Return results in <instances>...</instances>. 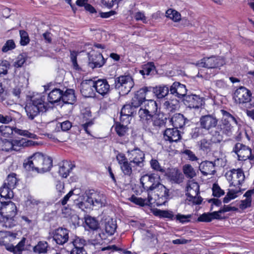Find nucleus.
Listing matches in <instances>:
<instances>
[{
    "mask_svg": "<svg viewBox=\"0 0 254 254\" xmlns=\"http://www.w3.org/2000/svg\"><path fill=\"white\" fill-rule=\"evenodd\" d=\"M115 88L122 95L128 94L134 86V81L129 75H121L115 79Z\"/></svg>",
    "mask_w": 254,
    "mask_h": 254,
    "instance_id": "obj_5",
    "label": "nucleus"
},
{
    "mask_svg": "<svg viewBox=\"0 0 254 254\" xmlns=\"http://www.w3.org/2000/svg\"><path fill=\"white\" fill-rule=\"evenodd\" d=\"M183 172L186 176L190 179L193 178L196 175L194 170L190 164H186L184 166Z\"/></svg>",
    "mask_w": 254,
    "mask_h": 254,
    "instance_id": "obj_52",
    "label": "nucleus"
},
{
    "mask_svg": "<svg viewBox=\"0 0 254 254\" xmlns=\"http://www.w3.org/2000/svg\"><path fill=\"white\" fill-rule=\"evenodd\" d=\"M151 90V88L143 87L140 89L132 98L131 104L124 106L121 111L120 119L125 124L129 123V118L136 112L135 109L138 108L143 99L146 97V94Z\"/></svg>",
    "mask_w": 254,
    "mask_h": 254,
    "instance_id": "obj_2",
    "label": "nucleus"
},
{
    "mask_svg": "<svg viewBox=\"0 0 254 254\" xmlns=\"http://www.w3.org/2000/svg\"><path fill=\"white\" fill-rule=\"evenodd\" d=\"M16 233H11L9 231H0V244H5L8 241L13 240L16 237Z\"/></svg>",
    "mask_w": 254,
    "mask_h": 254,
    "instance_id": "obj_39",
    "label": "nucleus"
},
{
    "mask_svg": "<svg viewBox=\"0 0 254 254\" xmlns=\"http://www.w3.org/2000/svg\"><path fill=\"white\" fill-rule=\"evenodd\" d=\"M83 119L86 121V123L83 124L82 127L84 130L88 134H90V127L93 125L92 120H90L89 118L91 117V113L89 111H86L82 114Z\"/></svg>",
    "mask_w": 254,
    "mask_h": 254,
    "instance_id": "obj_34",
    "label": "nucleus"
},
{
    "mask_svg": "<svg viewBox=\"0 0 254 254\" xmlns=\"http://www.w3.org/2000/svg\"><path fill=\"white\" fill-rule=\"evenodd\" d=\"M183 101L187 107L193 109L200 108L204 103L203 98L195 94L185 96Z\"/></svg>",
    "mask_w": 254,
    "mask_h": 254,
    "instance_id": "obj_13",
    "label": "nucleus"
},
{
    "mask_svg": "<svg viewBox=\"0 0 254 254\" xmlns=\"http://www.w3.org/2000/svg\"><path fill=\"white\" fill-rule=\"evenodd\" d=\"M86 191L87 195H88L89 199L93 202V206L100 207L105 205L106 203V196L103 193L93 190Z\"/></svg>",
    "mask_w": 254,
    "mask_h": 254,
    "instance_id": "obj_16",
    "label": "nucleus"
},
{
    "mask_svg": "<svg viewBox=\"0 0 254 254\" xmlns=\"http://www.w3.org/2000/svg\"><path fill=\"white\" fill-rule=\"evenodd\" d=\"M25 238H23L15 246H14L13 254H21L24 249Z\"/></svg>",
    "mask_w": 254,
    "mask_h": 254,
    "instance_id": "obj_55",
    "label": "nucleus"
},
{
    "mask_svg": "<svg viewBox=\"0 0 254 254\" xmlns=\"http://www.w3.org/2000/svg\"><path fill=\"white\" fill-rule=\"evenodd\" d=\"M160 176L155 173L144 175L140 179L142 188L148 191V193L154 190H165V186L160 183Z\"/></svg>",
    "mask_w": 254,
    "mask_h": 254,
    "instance_id": "obj_4",
    "label": "nucleus"
},
{
    "mask_svg": "<svg viewBox=\"0 0 254 254\" xmlns=\"http://www.w3.org/2000/svg\"><path fill=\"white\" fill-rule=\"evenodd\" d=\"M164 137L166 140L172 142H178L181 138L180 131L175 128H167L164 133Z\"/></svg>",
    "mask_w": 254,
    "mask_h": 254,
    "instance_id": "obj_24",
    "label": "nucleus"
},
{
    "mask_svg": "<svg viewBox=\"0 0 254 254\" xmlns=\"http://www.w3.org/2000/svg\"><path fill=\"white\" fill-rule=\"evenodd\" d=\"M77 53L75 51H71L70 57L72 63L73 68L76 71L80 72L82 70L81 68L79 66L77 63L76 57Z\"/></svg>",
    "mask_w": 254,
    "mask_h": 254,
    "instance_id": "obj_53",
    "label": "nucleus"
},
{
    "mask_svg": "<svg viewBox=\"0 0 254 254\" xmlns=\"http://www.w3.org/2000/svg\"><path fill=\"white\" fill-rule=\"evenodd\" d=\"M199 193V186L194 180H189L186 187V195L188 199L195 204H199L202 201V198L198 195Z\"/></svg>",
    "mask_w": 254,
    "mask_h": 254,
    "instance_id": "obj_6",
    "label": "nucleus"
},
{
    "mask_svg": "<svg viewBox=\"0 0 254 254\" xmlns=\"http://www.w3.org/2000/svg\"><path fill=\"white\" fill-rule=\"evenodd\" d=\"M48 244L45 241H40L34 247L33 252L35 254H45L47 252Z\"/></svg>",
    "mask_w": 254,
    "mask_h": 254,
    "instance_id": "obj_43",
    "label": "nucleus"
},
{
    "mask_svg": "<svg viewBox=\"0 0 254 254\" xmlns=\"http://www.w3.org/2000/svg\"><path fill=\"white\" fill-rule=\"evenodd\" d=\"M89 66L92 68L100 67L105 63L104 58L100 53L89 55Z\"/></svg>",
    "mask_w": 254,
    "mask_h": 254,
    "instance_id": "obj_23",
    "label": "nucleus"
},
{
    "mask_svg": "<svg viewBox=\"0 0 254 254\" xmlns=\"http://www.w3.org/2000/svg\"><path fill=\"white\" fill-rule=\"evenodd\" d=\"M16 212V206L13 202L0 199V225L6 228L14 226L15 225L14 217Z\"/></svg>",
    "mask_w": 254,
    "mask_h": 254,
    "instance_id": "obj_3",
    "label": "nucleus"
},
{
    "mask_svg": "<svg viewBox=\"0 0 254 254\" xmlns=\"http://www.w3.org/2000/svg\"><path fill=\"white\" fill-rule=\"evenodd\" d=\"M43 155L40 152L34 153L32 156L29 157L27 161H25L23 166L26 170L29 171H35L37 173H39Z\"/></svg>",
    "mask_w": 254,
    "mask_h": 254,
    "instance_id": "obj_9",
    "label": "nucleus"
},
{
    "mask_svg": "<svg viewBox=\"0 0 254 254\" xmlns=\"http://www.w3.org/2000/svg\"><path fill=\"white\" fill-rule=\"evenodd\" d=\"M74 204L77 208L83 211L90 209L93 206V202L87 195V191L85 192L84 195H79L77 198H74Z\"/></svg>",
    "mask_w": 254,
    "mask_h": 254,
    "instance_id": "obj_18",
    "label": "nucleus"
},
{
    "mask_svg": "<svg viewBox=\"0 0 254 254\" xmlns=\"http://www.w3.org/2000/svg\"><path fill=\"white\" fill-rule=\"evenodd\" d=\"M15 48V45L12 40H7L2 48L3 52H7L9 50L14 49Z\"/></svg>",
    "mask_w": 254,
    "mask_h": 254,
    "instance_id": "obj_61",
    "label": "nucleus"
},
{
    "mask_svg": "<svg viewBox=\"0 0 254 254\" xmlns=\"http://www.w3.org/2000/svg\"><path fill=\"white\" fill-rule=\"evenodd\" d=\"M62 211L64 217H69L70 221L74 226L79 225V218L78 216L72 212L70 209L65 208L62 210Z\"/></svg>",
    "mask_w": 254,
    "mask_h": 254,
    "instance_id": "obj_33",
    "label": "nucleus"
},
{
    "mask_svg": "<svg viewBox=\"0 0 254 254\" xmlns=\"http://www.w3.org/2000/svg\"><path fill=\"white\" fill-rule=\"evenodd\" d=\"M105 230L109 236L114 234L117 227L116 221L113 219L108 217L105 219Z\"/></svg>",
    "mask_w": 254,
    "mask_h": 254,
    "instance_id": "obj_30",
    "label": "nucleus"
},
{
    "mask_svg": "<svg viewBox=\"0 0 254 254\" xmlns=\"http://www.w3.org/2000/svg\"><path fill=\"white\" fill-rule=\"evenodd\" d=\"M70 245L73 247L72 249L85 250L84 247L86 244V241L83 238L77 236L71 238Z\"/></svg>",
    "mask_w": 254,
    "mask_h": 254,
    "instance_id": "obj_42",
    "label": "nucleus"
},
{
    "mask_svg": "<svg viewBox=\"0 0 254 254\" xmlns=\"http://www.w3.org/2000/svg\"><path fill=\"white\" fill-rule=\"evenodd\" d=\"M42 162L41 163L40 168V172L41 173H45L50 171L52 166L53 160L50 157L47 155H43Z\"/></svg>",
    "mask_w": 254,
    "mask_h": 254,
    "instance_id": "obj_37",
    "label": "nucleus"
},
{
    "mask_svg": "<svg viewBox=\"0 0 254 254\" xmlns=\"http://www.w3.org/2000/svg\"><path fill=\"white\" fill-rule=\"evenodd\" d=\"M76 100L74 91L71 89H67L63 93L62 102L64 103L73 104Z\"/></svg>",
    "mask_w": 254,
    "mask_h": 254,
    "instance_id": "obj_35",
    "label": "nucleus"
},
{
    "mask_svg": "<svg viewBox=\"0 0 254 254\" xmlns=\"http://www.w3.org/2000/svg\"><path fill=\"white\" fill-rule=\"evenodd\" d=\"M2 149L5 151H9L10 150H13V146L12 145V140L5 139L3 141L2 145Z\"/></svg>",
    "mask_w": 254,
    "mask_h": 254,
    "instance_id": "obj_64",
    "label": "nucleus"
},
{
    "mask_svg": "<svg viewBox=\"0 0 254 254\" xmlns=\"http://www.w3.org/2000/svg\"><path fill=\"white\" fill-rule=\"evenodd\" d=\"M80 92L85 97H93L95 95L94 80H85L80 85Z\"/></svg>",
    "mask_w": 254,
    "mask_h": 254,
    "instance_id": "obj_17",
    "label": "nucleus"
},
{
    "mask_svg": "<svg viewBox=\"0 0 254 254\" xmlns=\"http://www.w3.org/2000/svg\"><path fill=\"white\" fill-rule=\"evenodd\" d=\"M199 170L201 173L204 176L208 175H213L214 174V165L211 161H204L199 164Z\"/></svg>",
    "mask_w": 254,
    "mask_h": 254,
    "instance_id": "obj_27",
    "label": "nucleus"
},
{
    "mask_svg": "<svg viewBox=\"0 0 254 254\" xmlns=\"http://www.w3.org/2000/svg\"><path fill=\"white\" fill-rule=\"evenodd\" d=\"M187 119L181 114H176L171 118L170 122L174 128H182L186 124Z\"/></svg>",
    "mask_w": 254,
    "mask_h": 254,
    "instance_id": "obj_29",
    "label": "nucleus"
},
{
    "mask_svg": "<svg viewBox=\"0 0 254 254\" xmlns=\"http://www.w3.org/2000/svg\"><path fill=\"white\" fill-rule=\"evenodd\" d=\"M150 164L151 168L154 170L161 173L165 172L164 169L160 166L158 160L152 159L150 161Z\"/></svg>",
    "mask_w": 254,
    "mask_h": 254,
    "instance_id": "obj_58",
    "label": "nucleus"
},
{
    "mask_svg": "<svg viewBox=\"0 0 254 254\" xmlns=\"http://www.w3.org/2000/svg\"><path fill=\"white\" fill-rule=\"evenodd\" d=\"M129 200L132 202L139 205L140 206H143L144 205H150V201L149 198V193H148V198L143 199L141 197H138L134 195H132L130 198Z\"/></svg>",
    "mask_w": 254,
    "mask_h": 254,
    "instance_id": "obj_46",
    "label": "nucleus"
},
{
    "mask_svg": "<svg viewBox=\"0 0 254 254\" xmlns=\"http://www.w3.org/2000/svg\"><path fill=\"white\" fill-rule=\"evenodd\" d=\"M140 107V109L138 111V115L140 121L141 122L145 128H152V127H150L151 123L152 121V118L154 115L148 112L146 109H144L141 106Z\"/></svg>",
    "mask_w": 254,
    "mask_h": 254,
    "instance_id": "obj_19",
    "label": "nucleus"
},
{
    "mask_svg": "<svg viewBox=\"0 0 254 254\" xmlns=\"http://www.w3.org/2000/svg\"><path fill=\"white\" fill-rule=\"evenodd\" d=\"M222 212V207H220L218 211H214L211 213H204L198 217L197 221L209 222L215 219H220V213Z\"/></svg>",
    "mask_w": 254,
    "mask_h": 254,
    "instance_id": "obj_26",
    "label": "nucleus"
},
{
    "mask_svg": "<svg viewBox=\"0 0 254 254\" xmlns=\"http://www.w3.org/2000/svg\"><path fill=\"white\" fill-rule=\"evenodd\" d=\"M13 131L15 132V133L24 136H27L28 137L31 138H36V135L29 132L27 130H23L17 128H13Z\"/></svg>",
    "mask_w": 254,
    "mask_h": 254,
    "instance_id": "obj_54",
    "label": "nucleus"
},
{
    "mask_svg": "<svg viewBox=\"0 0 254 254\" xmlns=\"http://www.w3.org/2000/svg\"><path fill=\"white\" fill-rule=\"evenodd\" d=\"M9 67L10 64L8 61L4 60L0 62V76L6 74Z\"/></svg>",
    "mask_w": 254,
    "mask_h": 254,
    "instance_id": "obj_57",
    "label": "nucleus"
},
{
    "mask_svg": "<svg viewBox=\"0 0 254 254\" xmlns=\"http://www.w3.org/2000/svg\"><path fill=\"white\" fill-rule=\"evenodd\" d=\"M251 96V91L245 87L241 86L235 90L233 98L236 103L240 104L249 102Z\"/></svg>",
    "mask_w": 254,
    "mask_h": 254,
    "instance_id": "obj_12",
    "label": "nucleus"
},
{
    "mask_svg": "<svg viewBox=\"0 0 254 254\" xmlns=\"http://www.w3.org/2000/svg\"><path fill=\"white\" fill-rule=\"evenodd\" d=\"M127 155L130 162L133 164V169L139 171L144 166L145 154L138 148L128 150Z\"/></svg>",
    "mask_w": 254,
    "mask_h": 254,
    "instance_id": "obj_7",
    "label": "nucleus"
},
{
    "mask_svg": "<svg viewBox=\"0 0 254 254\" xmlns=\"http://www.w3.org/2000/svg\"><path fill=\"white\" fill-rule=\"evenodd\" d=\"M241 193L242 192L240 188H235V189H228V191L227 192L226 195L223 198V202L228 203L231 200L235 199L241 194Z\"/></svg>",
    "mask_w": 254,
    "mask_h": 254,
    "instance_id": "obj_36",
    "label": "nucleus"
},
{
    "mask_svg": "<svg viewBox=\"0 0 254 254\" xmlns=\"http://www.w3.org/2000/svg\"><path fill=\"white\" fill-rule=\"evenodd\" d=\"M146 98V97L145 98ZM140 106L142 107L152 114L155 115L157 111V105L155 101L152 99L146 100L144 99L142 101Z\"/></svg>",
    "mask_w": 254,
    "mask_h": 254,
    "instance_id": "obj_31",
    "label": "nucleus"
},
{
    "mask_svg": "<svg viewBox=\"0 0 254 254\" xmlns=\"http://www.w3.org/2000/svg\"><path fill=\"white\" fill-rule=\"evenodd\" d=\"M223 119L225 120V121L226 122L227 120V122L230 123V125L228 126L227 124H226L225 126L227 127L228 128V129H226L227 130H228V134H229V131H231V128L230 127L232 124H236V121L235 119V118L231 115L229 112L224 111H223Z\"/></svg>",
    "mask_w": 254,
    "mask_h": 254,
    "instance_id": "obj_48",
    "label": "nucleus"
},
{
    "mask_svg": "<svg viewBox=\"0 0 254 254\" xmlns=\"http://www.w3.org/2000/svg\"><path fill=\"white\" fill-rule=\"evenodd\" d=\"M155 69V66L152 63H148L144 65L141 70H139V73L144 77L145 75H149L151 74L152 71Z\"/></svg>",
    "mask_w": 254,
    "mask_h": 254,
    "instance_id": "obj_49",
    "label": "nucleus"
},
{
    "mask_svg": "<svg viewBox=\"0 0 254 254\" xmlns=\"http://www.w3.org/2000/svg\"><path fill=\"white\" fill-rule=\"evenodd\" d=\"M63 92L60 89L55 88L49 94L48 102L45 101L46 96L42 94H34L27 101L25 110L28 118L33 120L40 113L46 112L50 107V104H53L62 101Z\"/></svg>",
    "mask_w": 254,
    "mask_h": 254,
    "instance_id": "obj_1",
    "label": "nucleus"
},
{
    "mask_svg": "<svg viewBox=\"0 0 254 254\" xmlns=\"http://www.w3.org/2000/svg\"><path fill=\"white\" fill-rule=\"evenodd\" d=\"M8 98V94L6 91H4L2 84L0 83V100L2 102L4 105H11L14 103V102L12 100L7 101L6 100Z\"/></svg>",
    "mask_w": 254,
    "mask_h": 254,
    "instance_id": "obj_47",
    "label": "nucleus"
},
{
    "mask_svg": "<svg viewBox=\"0 0 254 254\" xmlns=\"http://www.w3.org/2000/svg\"><path fill=\"white\" fill-rule=\"evenodd\" d=\"M0 196L1 200L9 199L13 196V192L12 189L6 186V183H4L0 189Z\"/></svg>",
    "mask_w": 254,
    "mask_h": 254,
    "instance_id": "obj_41",
    "label": "nucleus"
},
{
    "mask_svg": "<svg viewBox=\"0 0 254 254\" xmlns=\"http://www.w3.org/2000/svg\"><path fill=\"white\" fill-rule=\"evenodd\" d=\"M233 150L237 155L239 160H246L248 159H252L254 158L252 156L251 148L240 143L236 144Z\"/></svg>",
    "mask_w": 254,
    "mask_h": 254,
    "instance_id": "obj_14",
    "label": "nucleus"
},
{
    "mask_svg": "<svg viewBox=\"0 0 254 254\" xmlns=\"http://www.w3.org/2000/svg\"><path fill=\"white\" fill-rule=\"evenodd\" d=\"M53 240L58 245H63L69 240V230L66 228L60 227L53 233Z\"/></svg>",
    "mask_w": 254,
    "mask_h": 254,
    "instance_id": "obj_15",
    "label": "nucleus"
},
{
    "mask_svg": "<svg viewBox=\"0 0 254 254\" xmlns=\"http://www.w3.org/2000/svg\"><path fill=\"white\" fill-rule=\"evenodd\" d=\"M163 124V121L159 118H152V121L151 123V126L152 128H145L146 130H152L154 129H157L159 127Z\"/></svg>",
    "mask_w": 254,
    "mask_h": 254,
    "instance_id": "obj_59",
    "label": "nucleus"
},
{
    "mask_svg": "<svg viewBox=\"0 0 254 254\" xmlns=\"http://www.w3.org/2000/svg\"><path fill=\"white\" fill-rule=\"evenodd\" d=\"M166 16L175 22H179L181 20V14L176 10L172 8L168 9L166 11Z\"/></svg>",
    "mask_w": 254,
    "mask_h": 254,
    "instance_id": "obj_44",
    "label": "nucleus"
},
{
    "mask_svg": "<svg viewBox=\"0 0 254 254\" xmlns=\"http://www.w3.org/2000/svg\"><path fill=\"white\" fill-rule=\"evenodd\" d=\"M115 129L117 134L121 136L124 135L127 130V125L121 124H117Z\"/></svg>",
    "mask_w": 254,
    "mask_h": 254,
    "instance_id": "obj_63",
    "label": "nucleus"
},
{
    "mask_svg": "<svg viewBox=\"0 0 254 254\" xmlns=\"http://www.w3.org/2000/svg\"><path fill=\"white\" fill-rule=\"evenodd\" d=\"M13 132V128L7 126H0V133L4 137H10Z\"/></svg>",
    "mask_w": 254,
    "mask_h": 254,
    "instance_id": "obj_51",
    "label": "nucleus"
},
{
    "mask_svg": "<svg viewBox=\"0 0 254 254\" xmlns=\"http://www.w3.org/2000/svg\"><path fill=\"white\" fill-rule=\"evenodd\" d=\"M225 177L229 183L230 187L240 188L245 179V175L241 169H233L226 173Z\"/></svg>",
    "mask_w": 254,
    "mask_h": 254,
    "instance_id": "obj_8",
    "label": "nucleus"
},
{
    "mask_svg": "<svg viewBox=\"0 0 254 254\" xmlns=\"http://www.w3.org/2000/svg\"><path fill=\"white\" fill-rule=\"evenodd\" d=\"M147 88H151V90L148 92L146 94L147 95L151 93L152 94L155 93L156 95L158 98H162L168 95L170 90L169 87L167 86H160L156 87L155 88L152 87H147Z\"/></svg>",
    "mask_w": 254,
    "mask_h": 254,
    "instance_id": "obj_32",
    "label": "nucleus"
},
{
    "mask_svg": "<svg viewBox=\"0 0 254 254\" xmlns=\"http://www.w3.org/2000/svg\"><path fill=\"white\" fill-rule=\"evenodd\" d=\"M33 144L32 141L27 140L25 138L21 139L12 140V145L13 146V150L18 151L21 147L31 146Z\"/></svg>",
    "mask_w": 254,
    "mask_h": 254,
    "instance_id": "obj_38",
    "label": "nucleus"
},
{
    "mask_svg": "<svg viewBox=\"0 0 254 254\" xmlns=\"http://www.w3.org/2000/svg\"><path fill=\"white\" fill-rule=\"evenodd\" d=\"M170 92L175 97L182 98L186 96L187 89L185 85L175 82L170 86Z\"/></svg>",
    "mask_w": 254,
    "mask_h": 254,
    "instance_id": "obj_22",
    "label": "nucleus"
},
{
    "mask_svg": "<svg viewBox=\"0 0 254 254\" xmlns=\"http://www.w3.org/2000/svg\"><path fill=\"white\" fill-rule=\"evenodd\" d=\"M220 61V59L214 56L204 58L200 61H199L196 65L198 67L214 68L218 66Z\"/></svg>",
    "mask_w": 254,
    "mask_h": 254,
    "instance_id": "obj_20",
    "label": "nucleus"
},
{
    "mask_svg": "<svg viewBox=\"0 0 254 254\" xmlns=\"http://www.w3.org/2000/svg\"><path fill=\"white\" fill-rule=\"evenodd\" d=\"M4 183H6V186L11 189H13L17 183V179L15 174L9 175Z\"/></svg>",
    "mask_w": 254,
    "mask_h": 254,
    "instance_id": "obj_50",
    "label": "nucleus"
},
{
    "mask_svg": "<svg viewBox=\"0 0 254 254\" xmlns=\"http://www.w3.org/2000/svg\"><path fill=\"white\" fill-rule=\"evenodd\" d=\"M95 91L102 96H105L109 93L110 86L105 79H99L94 80Z\"/></svg>",
    "mask_w": 254,
    "mask_h": 254,
    "instance_id": "obj_21",
    "label": "nucleus"
},
{
    "mask_svg": "<svg viewBox=\"0 0 254 254\" xmlns=\"http://www.w3.org/2000/svg\"><path fill=\"white\" fill-rule=\"evenodd\" d=\"M71 169L70 167V164L67 162H64L63 163L62 166H60L59 169V174L63 178H66L69 173Z\"/></svg>",
    "mask_w": 254,
    "mask_h": 254,
    "instance_id": "obj_45",
    "label": "nucleus"
},
{
    "mask_svg": "<svg viewBox=\"0 0 254 254\" xmlns=\"http://www.w3.org/2000/svg\"><path fill=\"white\" fill-rule=\"evenodd\" d=\"M14 82L18 86L26 88L29 84V74L26 72L20 73L14 77Z\"/></svg>",
    "mask_w": 254,
    "mask_h": 254,
    "instance_id": "obj_28",
    "label": "nucleus"
},
{
    "mask_svg": "<svg viewBox=\"0 0 254 254\" xmlns=\"http://www.w3.org/2000/svg\"><path fill=\"white\" fill-rule=\"evenodd\" d=\"M87 227L92 230H97L99 228V223L95 218L87 216L85 217V228Z\"/></svg>",
    "mask_w": 254,
    "mask_h": 254,
    "instance_id": "obj_40",
    "label": "nucleus"
},
{
    "mask_svg": "<svg viewBox=\"0 0 254 254\" xmlns=\"http://www.w3.org/2000/svg\"><path fill=\"white\" fill-rule=\"evenodd\" d=\"M19 34L20 36V44L22 46L27 45L30 41L28 33L24 30H20Z\"/></svg>",
    "mask_w": 254,
    "mask_h": 254,
    "instance_id": "obj_60",
    "label": "nucleus"
},
{
    "mask_svg": "<svg viewBox=\"0 0 254 254\" xmlns=\"http://www.w3.org/2000/svg\"><path fill=\"white\" fill-rule=\"evenodd\" d=\"M133 17L136 21H141L144 23H147V18L143 11H137L133 14Z\"/></svg>",
    "mask_w": 254,
    "mask_h": 254,
    "instance_id": "obj_62",
    "label": "nucleus"
},
{
    "mask_svg": "<svg viewBox=\"0 0 254 254\" xmlns=\"http://www.w3.org/2000/svg\"><path fill=\"white\" fill-rule=\"evenodd\" d=\"M116 159L122 172L125 175L130 176L133 169V164L128 161L126 155L123 153L118 152L116 155Z\"/></svg>",
    "mask_w": 254,
    "mask_h": 254,
    "instance_id": "obj_11",
    "label": "nucleus"
},
{
    "mask_svg": "<svg viewBox=\"0 0 254 254\" xmlns=\"http://www.w3.org/2000/svg\"><path fill=\"white\" fill-rule=\"evenodd\" d=\"M217 120L211 115L202 116L200 119V123L201 128L208 130L216 126Z\"/></svg>",
    "mask_w": 254,
    "mask_h": 254,
    "instance_id": "obj_25",
    "label": "nucleus"
},
{
    "mask_svg": "<svg viewBox=\"0 0 254 254\" xmlns=\"http://www.w3.org/2000/svg\"><path fill=\"white\" fill-rule=\"evenodd\" d=\"M165 190H160L159 191H156L154 194L149 192L150 205L160 206L165 204L169 196V190L165 187Z\"/></svg>",
    "mask_w": 254,
    "mask_h": 254,
    "instance_id": "obj_10",
    "label": "nucleus"
},
{
    "mask_svg": "<svg viewBox=\"0 0 254 254\" xmlns=\"http://www.w3.org/2000/svg\"><path fill=\"white\" fill-rule=\"evenodd\" d=\"M25 238H23L15 246H14L13 254H21L24 249Z\"/></svg>",
    "mask_w": 254,
    "mask_h": 254,
    "instance_id": "obj_56",
    "label": "nucleus"
}]
</instances>
